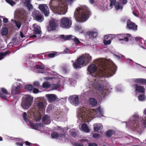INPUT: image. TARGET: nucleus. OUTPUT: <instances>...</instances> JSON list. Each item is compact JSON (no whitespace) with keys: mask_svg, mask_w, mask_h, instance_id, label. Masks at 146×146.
<instances>
[{"mask_svg":"<svg viewBox=\"0 0 146 146\" xmlns=\"http://www.w3.org/2000/svg\"><path fill=\"white\" fill-rule=\"evenodd\" d=\"M97 64L100 68L98 72L93 75L96 78V80L98 81L105 82V77H110L115 74L117 69V67L112 64L110 67L106 66L103 60L99 59L97 60Z\"/></svg>","mask_w":146,"mask_h":146,"instance_id":"obj_1","label":"nucleus"},{"mask_svg":"<svg viewBox=\"0 0 146 146\" xmlns=\"http://www.w3.org/2000/svg\"><path fill=\"white\" fill-rule=\"evenodd\" d=\"M76 0H51L49 7L54 13L58 14H65L66 12L67 5L71 4Z\"/></svg>","mask_w":146,"mask_h":146,"instance_id":"obj_2","label":"nucleus"},{"mask_svg":"<svg viewBox=\"0 0 146 146\" xmlns=\"http://www.w3.org/2000/svg\"><path fill=\"white\" fill-rule=\"evenodd\" d=\"M91 14L88 8L84 6L76 10L74 15L78 21L82 22L87 20Z\"/></svg>","mask_w":146,"mask_h":146,"instance_id":"obj_3","label":"nucleus"},{"mask_svg":"<svg viewBox=\"0 0 146 146\" xmlns=\"http://www.w3.org/2000/svg\"><path fill=\"white\" fill-rule=\"evenodd\" d=\"M92 59V57L89 54H86L85 56L82 55L74 61L72 60L73 63L72 65L74 68L76 69H80L84 64H86L89 63Z\"/></svg>","mask_w":146,"mask_h":146,"instance_id":"obj_4","label":"nucleus"},{"mask_svg":"<svg viewBox=\"0 0 146 146\" xmlns=\"http://www.w3.org/2000/svg\"><path fill=\"white\" fill-rule=\"evenodd\" d=\"M143 113L145 116L142 118V126L140 125L139 121V116L135 115L133 116L135 119L132 123L133 130L139 132L141 134L142 133V128H146V108L144 110Z\"/></svg>","mask_w":146,"mask_h":146,"instance_id":"obj_5","label":"nucleus"},{"mask_svg":"<svg viewBox=\"0 0 146 146\" xmlns=\"http://www.w3.org/2000/svg\"><path fill=\"white\" fill-rule=\"evenodd\" d=\"M33 100V98L29 95L25 96L21 103L22 107L25 109H28L31 106Z\"/></svg>","mask_w":146,"mask_h":146,"instance_id":"obj_6","label":"nucleus"},{"mask_svg":"<svg viewBox=\"0 0 146 146\" xmlns=\"http://www.w3.org/2000/svg\"><path fill=\"white\" fill-rule=\"evenodd\" d=\"M59 25L58 21L54 19H51L49 22V25L47 27L48 31H53L56 30Z\"/></svg>","mask_w":146,"mask_h":146,"instance_id":"obj_7","label":"nucleus"},{"mask_svg":"<svg viewBox=\"0 0 146 146\" xmlns=\"http://www.w3.org/2000/svg\"><path fill=\"white\" fill-rule=\"evenodd\" d=\"M100 59L101 60H103V61L104 62V63L105 64L106 66H107L108 67H110L111 66V65H108L105 62L104 60L102 59H98L96 60V64L97 65H96L95 64H91L89 65L88 67V70L89 72L91 74H92L94 73L95 72L97 71V66H98V68H99V69L100 68L99 67V66L98 65V64H97V61L98 60Z\"/></svg>","mask_w":146,"mask_h":146,"instance_id":"obj_8","label":"nucleus"},{"mask_svg":"<svg viewBox=\"0 0 146 146\" xmlns=\"http://www.w3.org/2000/svg\"><path fill=\"white\" fill-rule=\"evenodd\" d=\"M33 17L37 21L41 22L44 20L43 16L38 10L34 11L33 13Z\"/></svg>","mask_w":146,"mask_h":146,"instance_id":"obj_9","label":"nucleus"},{"mask_svg":"<svg viewBox=\"0 0 146 146\" xmlns=\"http://www.w3.org/2000/svg\"><path fill=\"white\" fill-rule=\"evenodd\" d=\"M39 8L45 17H47L49 15V10L48 6L46 4H40L39 5Z\"/></svg>","mask_w":146,"mask_h":146,"instance_id":"obj_10","label":"nucleus"},{"mask_svg":"<svg viewBox=\"0 0 146 146\" xmlns=\"http://www.w3.org/2000/svg\"><path fill=\"white\" fill-rule=\"evenodd\" d=\"M61 24L62 27L68 28L71 25V22L70 21L69 19L66 17H64L61 19Z\"/></svg>","mask_w":146,"mask_h":146,"instance_id":"obj_11","label":"nucleus"},{"mask_svg":"<svg viewBox=\"0 0 146 146\" xmlns=\"http://www.w3.org/2000/svg\"><path fill=\"white\" fill-rule=\"evenodd\" d=\"M92 86L96 90L101 92H104V84L103 83L100 84L98 82H95L92 84ZM104 90H105V89Z\"/></svg>","mask_w":146,"mask_h":146,"instance_id":"obj_12","label":"nucleus"},{"mask_svg":"<svg viewBox=\"0 0 146 146\" xmlns=\"http://www.w3.org/2000/svg\"><path fill=\"white\" fill-rule=\"evenodd\" d=\"M127 28L130 30L136 31L137 29V26L130 20H128L127 22Z\"/></svg>","mask_w":146,"mask_h":146,"instance_id":"obj_13","label":"nucleus"},{"mask_svg":"<svg viewBox=\"0 0 146 146\" xmlns=\"http://www.w3.org/2000/svg\"><path fill=\"white\" fill-rule=\"evenodd\" d=\"M117 36L119 41L124 40L127 42L129 40V38L131 36L129 34H118L117 35Z\"/></svg>","mask_w":146,"mask_h":146,"instance_id":"obj_14","label":"nucleus"},{"mask_svg":"<svg viewBox=\"0 0 146 146\" xmlns=\"http://www.w3.org/2000/svg\"><path fill=\"white\" fill-rule=\"evenodd\" d=\"M69 101L73 105L77 106L79 104V99L78 96H71L68 98Z\"/></svg>","mask_w":146,"mask_h":146,"instance_id":"obj_15","label":"nucleus"},{"mask_svg":"<svg viewBox=\"0 0 146 146\" xmlns=\"http://www.w3.org/2000/svg\"><path fill=\"white\" fill-rule=\"evenodd\" d=\"M131 86L135 88V92L141 93H143L145 92L144 86H139L138 84H133Z\"/></svg>","mask_w":146,"mask_h":146,"instance_id":"obj_16","label":"nucleus"},{"mask_svg":"<svg viewBox=\"0 0 146 146\" xmlns=\"http://www.w3.org/2000/svg\"><path fill=\"white\" fill-rule=\"evenodd\" d=\"M45 96L47 98L48 100L50 102L54 101L56 99V97L54 94H46Z\"/></svg>","mask_w":146,"mask_h":146,"instance_id":"obj_17","label":"nucleus"},{"mask_svg":"<svg viewBox=\"0 0 146 146\" xmlns=\"http://www.w3.org/2000/svg\"><path fill=\"white\" fill-rule=\"evenodd\" d=\"M21 88L19 86L17 85L14 87L12 89L11 93L14 94H19L20 93Z\"/></svg>","mask_w":146,"mask_h":146,"instance_id":"obj_18","label":"nucleus"},{"mask_svg":"<svg viewBox=\"0 0 146 146\" xmlns=\"http://www.w3.org/2000/svg\"><path fill=\"white\" fill-rule=\"evenodd\" d=\"M33 27L34 31L35 34H40L41 31L39 29H40V27H38L37 25L35 24H34L33 25Z\"/></svg>","mask_w":146,"mask_h":146,"instance_id":"obj_19","label":"nucleus"},{"mask_svg":"<svg viewBox=\"0 0 146 146\" xmlns=\"http://www.w3.org/2000/svg\"><path fill=\"white\" fill-rule=\"evenodd\" d=\"M87 35L90 38H94L96 37L98 35V33L94 31H89L87 33Z\"/></svg>","mask_w":146,"mask_h":146,"instance_id":"obj_20","label":"nucleus"},{"mask_svg":"<svg viewBox=\"0 0 146 146\" xmlns=\"http://www.w3.org/2000/svg\"><path fill=\"white\" fill-rule=\"evenodd\" d=\"M105 39L104 40V43L105 44L108 45L110 44L111 42V38L109 36L107 35L105 36H104Z\"/></svg>","mask_w":146,"mask_h":146,"instance_id":"obj_21","label":"nucleus"},{"mask_svg":"<svg viewBox=\"0 0 146 146\" xmlns=\"http://www.w3.org/2000/svg\"><path fill=\"white\" fill-rule=\"evenodd\" d=\"M73 37V36L71 35H67L66 36L64 35H61L60 37V39H63L65 40H67L72 39V38Z\"/></svg>","mask_w":146,"mask_h":146,"instance_id":"obj_22","label":"nucleus"},{"mask_svg":"<svg viewBox=\"0 0 146 146\" xmlns=\"http://www.w3.org/2000/svg\"><path fill=\"white\" fill-rule=\"evenodd\" d=\"M89 103L90 105L94 106L96 105L97 102L95 98H90L89 100Z\"/></svg>","mask_w":146,"mask_h":146,"instance_id":"obj_23","label":"nucleus"},{"mask_svg":"<svg viewBox=\"0 0 146 146\" xmlns=\"http://www.w3.org/2000/svg\"><path fill=\"white\" fill-rule=\"evenodd\" d=\"M50 117L48 115H45L43 117L42 121L45 122L46 124H48L50 123Z\"/></svg>","mask_w":146,"mask_h":146,"instance_id":"obj_24","label":"nucleus"},{"mask_svg":"<svg viewBox=\"0 0 146 146\" xmlns=\"http://www.w3.org/2000/svg\"><path fill=\"white\" fill-rule=\"evenodd\" d=\"M31 127L34 129L35 130H38L39 128V126H41L42 124L41 123H30Z\"/></svg>","mask_w":146,"mask_h":146,"instance_id":"obj_25","label":"nucleus"},{"mask_svg":"<svg viewBox=\"0 0 146 146\" xmlns=\"http://www.w3.org/2000/svg\"><path fill=\"white\" fill-rule=\"evenodd\" d=\"M135 82L140 84H146V79L142 78H137L134 80Z\"/></svg>","mask_w":146,"mask_h":146,"instance_id":"obj_26","label":"nucleus"},{"mask_svg":"<svg viewBox=\"0 0 146 146\" xmlns=\"http://www.w3.org/2000/svg\"><path fill=\"white\" fill-rule=\"evenodd\" d=\"M82 130L84 132H88L90 131V130L88 127L87 124L86 123L82 125Z\"/></svg>","mask_w":146,"mask_h":146,"instance_id":"obj_27","label":"nucleus"},{"mask_svg":"<svg viewBox=\"0 0 146 146\" xmlns=\"http://www.w3.org/2000/svg\"><path fill=\"white\" fill-rule=\"evenodd\" d=\"M115 131L112 130H109L106 132V135L108 137H111L112 135L114 134Z\"/></svg>","mask_w":146,"mask_h":146,"instance_id":"obj_28","label":"nucleus"},{"mask_svg":"<svg viewBox=\"0 0 146 146\" xmlns=\"http://www.w3.org/2000/svg\"><path fill=\"white\" fill-rule=\"evenodd\" d=\"M11 52L10 51H8L4 53H0V60L3 59L7 54H9Z\"/></svg>","mask_w":146,"mask_h":146,"instance_id":"obj_29","label":"nucleus"},{"mask_svg":"<svg viewBox=\"0 0 146 146\" xmlns=\"http://www.w3.org/2000/svg\"><path fill=\"white\" fill-rule=\"evenodd\" d=\"M8 33V29L7 27H4L2 28L1 32V34L2 35L5 36Z\"/></svg>","mask_w":146,"mask_h":146,"instance_id":"obj_30","label":"nucleus"},{"mask_svg":"<svg viewBox=\"0 0 146 146\" xmlns=\"http://www.w3.org/2000/svg\"><path fill=\"white\" fill-rule=\"evenodd\" d=\"M25 88L29 91H31L33 89L34 86L31 84L26 85L24 87Z\"/></svg>","mask_w":146,"mask_h":146,"instance_id":"obj_31","label":"nucleus"},{"mask_svg":"<svg viewBox=\"0 0 146 146\" xmlns=\"http://www.w3.org/2000/svg\"><path fill=\"white\" fill-rule=\"evenodd\" d=\"M37 106L39 109H43L44 108V104L42 102H39L37 104Z\"/></svg>","mask_w":146,"mask_h":146,"instance_id":"obj_32","label":"nucleus"},{"mask_svg":"<svg viewBox=\"0 0 146 146\" xmlns=\"http://www.w3.org/2000/svg\"><path fill=\"white\" fill-rule=\"evenodd\" d=\"M51 137L53 139H57L59 136V134L57 132H53L51 135Z\"/></svg>","mask_w":146,"mask_h":146,"instance_id":"obj_33","label":"nucleus"},{"mask_svg":"<svg viewBox=\"0 0 146 146\" xmlns=\"http://www.w3.org/2000/svg\"><path fill=\"white\" fill-rule=\"evenodd\" d=\"M115 9L117 10H122L123 8V7L119 5V2H117V4H115Z\"/></svg>","mask_w":146,"mask_h":146,"instance_id":"obj_34","label":"nucleus"},{"mask_svg":"<svg viewBox=\"0 0 146 146\" xmlns=\"http://www.w3.org/2000/svg\"><path fill=\"white\" fill-rule=\"evenodd\" d=\"M73 37H74V38H72V40H73V41L75 44H78L80 43V41L78 38L74 36H73Z\"/></svg>","mask_w":146,"mask_h":146,"instance_id":"obj_35","label":"nucleus"},{"mask_svg":"<svg viewBox=\"0 0 146 146\" xmlns=\"http://www.w3.org/2000/svg\"><path fill=\"white\" fill-rule=\"evenodd\" d=\"M58 53L57 52H54L52 53H50L48 54V57L50 58H53L55 56H56Z\"/></svg>","mask_w":146,"mask_h":146,"instance_id":"obj_36","label":"nucleus"},{"mask_svg":"<svg viewBox=\"0 0 146 146\" xmlns=\"http://www.w3.org/2000/svg\"><path fill=\"white\" fill-rule=\"evenodd\" d=\"M138 98L139 101H143L145 100V97L144 95L141 94L139 95Z\"/></svg>","mask_w":146,"mask_h":146,"instance_id":"obj_37","label":"nucleus"},{"mask_svg":"<svg viewBox=\"0 0 146 146\" xmlns=\"http://www.w3.org/2000/svg\"><path fill=\"white\" fill-rule=\"evenodd\" d=\"M42 86L43 88H48L50 86V84L47 82H45L43 83Z\"/></svg>","mask_w":146,"mask_h":146,"instance_id":"obj_38","label":"nucleus"},{"mask_svg":"<svg viewBox=\"0 0 146 146\" xmlns=\"http://www.w3.org/2000/svg\"><path fill=\"white\" fill-rule=\"evenodd\" d=\"M102 126L100 125H96L94 127V130L96 131H98L99 130L101 129Z\"/></svg>","mask_w":146,"mask_h":146,"instance_id":"obj_39","label":"nucleus"},{"mask_svg":"<svg viewBox=\"0 0 146 146\" xmlns=\"http://www.w3.org/2000/svg\"><path fill=\"white\" fill-rule=\"evenodd\" d=\"M15 22L16 26L17 27L18 29H19L20 28L21 25V23L19 21H15Z\"/></svg>","mask_w":146,"mask_h":146,"instance_id":"obj_40","label":"nucleus"},{"mask_svg":"<svg viewBox=\"0 0 146 146\" xmlns=\"http://www.w3.org/2000/svg\"><path fill=\"white\" fill-rule=\"evenodd\" d=\"M33 85L37 88H39L40 87V83L38 81H35L34 82Z\"/></svg>","mask_w":146,"mask_h":146,"instance_id":"obj_41","label":"nucleus"},{"mask_svg":"<svg viewBox=\"0 0 146 146\" xmlns=\"http://www.w3.org/2000/svg\"><path fill=\"white\" fill-rule=\"evenodd\" d=\"M36 68L37 69L43 70L44 69V66L40 65H37L36 66Z\"/></svg>","mask_w":146,"mask_h":146,"instance_id":"obj_42","label":"nucleus"},{"mask_svg":"<svg viewBox=\"0 0 146 146\" xmlns=\"http://www.w3.org/2000/svg\"><path fill=\"white\" fill-rule=\"evenodd\" d=\"M6 2L11 6L15 4V2L12 0H5Z\"/></svg>","mask_w":146,"mask_h":146,"instance_id":"obj_43","label":"nucleus"},{"mask_svg":"<svg viewBox=\"0 0 146 146\" xmlns=\"http://www.w3.org/2000/svg\"><path fill=\"white\" fill-rule=\"evenodd\" d=\"M1 90L3 94L6 95L8 94V92L7 90L4 88H1Z\"/></svg>","mask_w":146,"mask_h":146,"instance_id":"obj_44","label":"nucleus"},{"mask_svg":"<svg viewBox=\"0 0 146 146\" xmlns=\"http://www.w3.org/2000/svg\"><path fill=\"white\" fill-rule=\"evenodd\" d=\"M23 117L25 121H27L28 120L27 115L26 112H24L23 113Z\"/></svg>","mask_w":146,"mask_h":146,"instance_id":"obj_45","label":"nucleus"},{"mask_svg":"<svg viewBox=\"0 0 146 146\" xmlns=\"http://www.w3.org/2000/svg\"><path fill=\"white\" fill-rule=\"evenodd\" d=\"M116 3V0H111L110 1V6L111 7L115 5Z\"/></svg>","mask_w":146,"mask_h":146,"instance_id":"obj_46","label":"nucleus"},{"mask_svg":"<svg viewBox=\"0 0 146 146\" xmlns=\"http://www.w3.org/2000/svg\"><path fill=\"white\" fill-rule=\"evenodd\" d=\"M0 97L1 98L4 99H7L6 96L1 92H0Z\"/></svg>","mask_w":146,"mask_h":146,"instance_id":"obj_47","label":"nucleus"},{"mask_svg":"<svg viewBox=\"0 0 146 146\" xmlns=\"http://www.w3.org/2000/svg\"><path fill=\"white\" fill-rule=\"evenodd\" d=\"M60 85L58 84H54L53 85V87L54 89L56 90L58 88L60 87Z\"/></svg>","mask_w":146,"mask_h":146,"instance_id":"obj_48","label":"nucleus"},{"mask_svg":"<svg viewBox=\"0 0 146 146\" xmlns=\"http://www.w3.org/2000/svg\"><path fill=\"white\" fill-rule=\"evenodd\" d=\"M33 92L35 94L39 92V90L38 89L36 88H33Z\"/></svg>","mask_w":146,"mask_h":146,"instance_id":"obj_49","label":"nucleus"},{"mask_svg":"<svg viewBox=\"0 0 146 146\" xmlns=\"http://www.w3.org/2000/svg\"><path fill=\"white\" fill-rule=\"evenodd\" d=\"M26 6L28 8L29 10L33 8V6L32 4H31L28 5H26Z\"/></svg>","mask_w":146,"mask_h":146,"instance_id":"obj_50","label":"nucleus"},{"mask_svg":"<svg viewBox=\"0 0 146 146\" xmlns=\"http://www.w3.org/2000/svg\"><path fill=\"white\" fill-rule=\"evenodd\" d=\"M88 146H98V145L97 144L94 143H89L88 144Z\"/></svg>","mask_w":146,"mask_h":146,"instance_id":"obj_51","label":"nucleus"},{"mask_svg":"<svg viewBox=\"0 0 146 146\" xmlns=\"http://www.w3.org/2000/svg\"><path fill=\"white\" fill-rule=\"evenodd\" d=\"M23 143H21L19 142H16L15 143L16 145L19 146H23Z\"/></svg>","mask_w":146,"mask_h":146,"instance_id":"obj_52","label":"nucleus"},{"mask_svg":"<svg viewBox=\"0 0 146 146\" xmlns=\"http://www.w3.org/2000/svg\"><path fill=\"white\" fill-rule=\"evenodd\" d=\"M30 4V0H26V1L25 3V4L26 6V5H28Z\"/></svg>","mask_w":146,"mask_h":146,"instance_id":"obj_53","label":"nucleus"},{"mask_svg":"<svg viewBox=\"0 0 146 146\" xmlns=\"http://www.w3.org/2000/svg\"><path fill=\"white\" fill-rule=\"evenodd\" d=\"M100 135L98 134H93V137L95 138H97L99 137Z\"/></svg>","mask_w":146,"mask_h":146,"instance_id":"obj_54","label":"nucleus"},{"mask_svg":"<svg viewBox=\"0 0 146 146\" xmlns=\"http://www.w3.org/2000/svg\"><path fill=\"white\" fill-rule=\"evenodd\" d=\"M3 21L4 23H7L8 22V19L7 18H4L3 19Z\"/></svg>","mask_w":146,"mask_h":146,"instance_id":"obj_55","label":"nucleus"},{"mask_svg":"<svg viewBox=\"0 0 146 146\" xmlns=\"http://www.w3.org/2000/svg\"><path fill=\"white\" fill-rule=\"evenodd\" d=\"M127 3V0H122V4L124 5Z\"/></svg>","mask_w":146,"mask_h":146,"instance_id":"obj_56","label":"nucleus"},{"mask_svg":"<svg viewBox=\"0 0 146 146\" xmlns=\"http://www.w3.org/2000/svg\"><path fill=\"white\" fill-rule=\"evenodd\" d=\"M74 146H84L82 144H81L80 143H75L74 144Z\"/></svg>","mask_w":146,"mask_h":146,"instance_id":"obj_57","label":"nucleus"},{"mask_svg":"<svg viewBox=\"0 0 146 146\" xmlns=\"http://www.w3.org/2000/svg\"><path fill=\"white\" fill-rule=\"evenodd\" d=\"M25 145H26L30 146L31 144H32L31 143L29 142V141H27L25 142Z\"/></svg>","mask_w":146,"mask_h":146,"instance_id":"obj_58","label":"nucleus"},{"mask_svg":"<svg viewBox=\"0 0 146 146\" xmlns=\"http://www.w3.org/2000/svg\"><path fill=\"white\" fill-rule=\"evenodd\" d=\"M20 36L22 38H24L25 37V36L23 35V34L22 31H21L20 32Z\"/></svg>","mask_w":146,"mask_h":146,"instance_id":"obj_59","label":"nucleus"},{"mask_svg":"<svg viewBox=\"0 0 146 146\" xmlns=\"http://www.w3.org/2000/svg\"><path fill=\"white\" fill-rule=\"evenodd\" d=\"M71 135L72 136L74 137H75L76 136V133L74 132H72L71 133Z\"/></svg>","mask_w":146,"mask_h":146,"instance_id":"obj_60","label":"nucleus"},{"mask_svg":"<svg viewBox=\"0 0 146 146\" xmlns=\"http://www.w3.org/2000/svg\"><path fill=\"white\" fill-rule=\"evenodd\" d=\"M65 136V134L63 133V134H62L61 135H60L59 136V137H60L62 138L63 137H64Z\"/></svg>","mask_w":146,"mask_h":146,"instance_id":"obj_61","label":"nucleus"},{"mask_svg":"<svg viewBox=\"0 0 146 146\" xmlns=\"http://www.w3.org/2000/svg\"><path fill=\"white\" fill-rule=\"evenodd\" d=\"M30 37L34 38H36V36L35 35H33L30 36Z\"/></svg>","mask_w":146,"mask_h":146,"instance_id":"obj_62","label":"nucleus"},{"mask_svg":"<svg viewBox=\"0 0 146 146\" xmlns=\"http://www.w3.org/2000/svg\"><path fill=\"white\" fill-rule=\"evenodd\" d=\"M90 3L92 4H93L94 3V0H89Z\"/></svg>","mask_w":146,"mask_h":146,"instance_id":"obj_63","label":"nucleus"},{"mask_svg":"<svg viewBox=\"0 0 146 146\" xmlns=\"http://www.w3.org/2000/svg\"><path fill=\"white\" fill-rule=\"evenodd\" d=\"M68 51L69 49L68 48H66L64 51L66 53H67V52Z\"/></svg>","mask_w":146,"mask_h":146,"instance_id":"obj_64","label":"nucleus"}]
</instances>
